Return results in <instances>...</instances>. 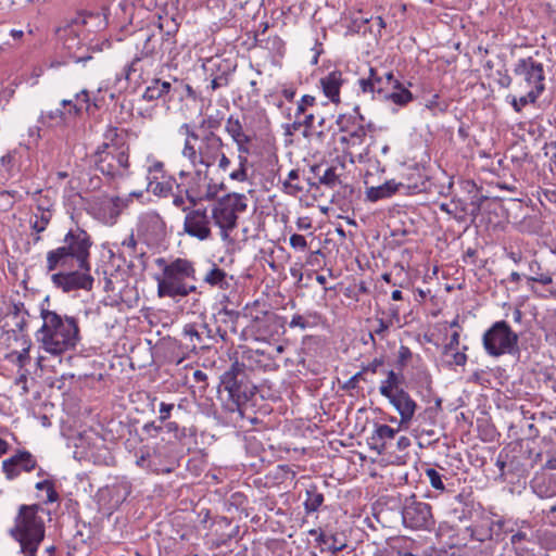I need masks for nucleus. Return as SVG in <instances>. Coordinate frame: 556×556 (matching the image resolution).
<instances>
[{
	"instance_id": "obj_28",
	"label": "nucleus",
	"mask_w": 556,
	"mask_h": 556,
	"mask_svg": "<svg viewBox=\"0 0 556 556\" xmlns=\"http://www.w3.org/2000/svg\"><path fill=\"white\" fill-rule=\"evenodd\" d=\"M188 429L180 427L176 421L165 422L164 435L161 438L162 442H165L173 447H184L187 445Z\"/></svg>"
},
{
	"instance_id": "obj_56",
	"label": "nucleus",
	"mask_w": 556,
	"mask_h": 556,
	"mask_svg": "<svg viewBox=\"0 0 556 556\" xmlns=\"http://www.w3.org/2000/svg\"><path fill=\"white\" fill-rule=\"evenodd\" d=\"M375 320L377 321V327L372 329V331L381 339H384L388 336L389 330L393 326V324L391 323V320L378 317L377 315L375 317Z\"/></svg>"
},
{
	"instance_id": "obj_21",
	"label": "nucleus",
	"mask_w": 556,
	"mask_h": 556,
	"mask_svg": "<svg viewBox=\"0 0 556 556\" xmlns=\"http://www.w3.org/2000/svg\"><path fill=\"white\" fill-rule=\"evenodd\" d=\"M383 392L384 397L389 400L395 410L400 414L401 426H407L414 418L415 412L418 407L417 403L404 389L397 390V392L392 394H390V392L384 389Z\"/></svg>"
},
{
	"instance_id": "obj_31",
	"label": "nucleus",
	"mask_w": 556,
	"mask_h": 556,
	"mask_svg": "<svg viewBox=\"0 0 556 556\" xmlns=\"http://www.w3.org/2000/svg\"><path fill=\"white\" fill-rule=\"evenodd\" d=\"M396 430L388 425H378L370 437V448L378 454H383L387 450V441L394 439Z\"/></svg>"
},
{
	"instance_id": "obj_30",
	"label": "nucleus",
	"mask_w": 556,
	"mask_h": 556,
	"mask_svg": "<svg viewBox=\"0 0 556 556\" xmlns=\"http://www.w3.org/2000/svg\"><path fill=\"white\" fill-rule=\"evenodd\" d=\"M533 492L542 498H548L556 495V479L545 472L534 476L531 481Z\"/></svg>"
},
{
	"instance_id": "obj_22",
	"label": "nucleus",
	"mask_w": 556,
	"mask_h": 556,
	"mask_svg": "<svg viewBox=\"0 0 556 556\" xmlns=\"http://www.w3.org/2000/svg\"><path fill=\"white\" fill-rule=\"evenodd\" d=\"M406 190L412 193H420L425 189L424 186L418 185H404V182H395V180H388L378 187H370L366 190V199L370 202H377L395 194L400 190Z\"/></svg>"
},
{
	"instance_id": "obj_18",
	"label": "nucleus",
	"mask_w": 556,
	"mask_h": 556,
	"mask_svg": "<svg viewBox=\"0 0 556 556\" xmlns=\"http://www.w3.org/2000/svg\"><path fill=\"white\" fill-rule=\"evenodd\" d=\"M354 114H341L337 119L340 131L348 132V137H342V142H352V144H362L366 137V127L364 125V116L359 112V108H354Z\"/></svg>"
},
{
	"instance_id": "obj_38",
	"label": "nucleus",
	"mask_w": 556,
	"mask_h": 556,
	"mask_svg": "<svg viewBox=\"0 0 556 556\" xmlns=\"http://www.w3.org/2000/svg\"><path fill=\"white\" fill-rule=\"evenodd\" d=\"M306 498L304 502V509L306 514H312L317 511L323 505L325 497L324 494L319 491L318 486L315 484L309 485L306 489Z\"/></svg>"
},
{
	"instance_id": "obj_36",
	"label": "nucleus",
	"mask_w": 556,
	"mask_h": 556,
	"mask_svg": "<svg viewBox=\"0 0 556 556\" xmlns=\"http://www.w3.org/2000/svg\"><path fill=\"white\" fill-rule=\"evenodd\" d=\"M157 27L162 31L161 37L164 40H166V46H172L175 48V46H176L175 35L177 34L178 28H179V24L175 21V18L169 17V16L162 17L160 15Z\"/></svg>"
},
{
	"instance_id": "obj_13",
	"label": "nucleus",
	"mask_w": 556,
	"mask_h": 556,
	"mask_svg": "<svg viewBox=\"0 0 556 556\" xmlns=\"http://www.w3.org/2000/svg\"><path fill=\"white\" fill-rule=\"evenodd\" d=\"M220 387L228 394V409L230 412H240L241 407L250 401L256 391L245 376H235L233 372H224L220 380Z\"/></svg>"
},
{
	"instance_id": "obj_51",
	"label": "nucleus",
	"mask_w": 556,
	"mask_h": 556,
	"mask_svg": "<svg viewBox=\"0 0 556 556\" xmlns=\"http://www.w3.org/2000/svg\"><path fill=\"white\" fill-rule=\"evenodd\" d=\"M59 38H64V48L68 51H72L75 47L79 45V39L77 38L76 33L71 27H65L63 29H59Z\"/></svg>"
},
{
	"instance_id": "obj_3",
	"label": "nucleus",
	"mask_w": 556,
	"mask_h": 556,
	"mask_svg": "<svg viewBox=\"0 0 556 556\" xmlns=\"http://www.w3.org/2000/svg\"><path fill=\"white\" fill-rule=\"evenodd\" d=\"M39 511L45 509L40 504L21 505L14 519L10 535L20 543V552L24 556H37L40 543L45 539V521Z\"/></svg>"
},
{
	"instance_id": "obj_14",
	"label": "nucleus",
	"mask_w": 556,
	"mask_h": 556,
	"mask_svg": "<svg viewBox=\"0 0 556 556\" xmlns=\"http://www.w3.org/2000/svg\"><path fill=\"white\" fill-rule=\"evenodd\" d=\"M402 517L404 525L410 529H431L435 523L431 506L418 501L415 495L405 500Z\"/></svg>"
},
{
	"instance_id": "obj_35",
	"label": "nucleus",
	"mask_w": 556,
	"mask_h": 556,
	"mask_svg": "<svg viewBox=\"0 0 556 556\" xmlns=\"http://www.w3.org/2000/svg\"><path fill=\"white\" fill-rule=\"evenodd\" d=\"M141 227L146 232L151 231L155 238L165 236V223L160 214L155 212L148 213L142 217Z\"/></svg>"
},
{
	"instance_id": "obj_44",
	"label": "nucleus",
	"mask_w": 556,
	"mask_h": 556,
	"mask_svg": "<svg viewBox=\"0 0 556 556\" xmlns=\"http://www.w3.org/2000/svg\"><path fill=\"white\" fill-rule=\"evenodd\" d=\"M106 433L111 435L110 440H119L130 433V426L128 422L111 419L108 422Z\"/></svg>"
},
{
	"instance_id": "obj_32",
	"label": "nucleus",
	"mask_w": 556,
	"mask_h": 556,
	"mask_svg": "<svg viewBox=\"0 0 556 556\" xmlns=\"http://www.w3.org/2000/svg\"><path fill=\"white\" fill-rule=\"evenodd\" d=\"M121 275H111L106 278V305H117L123 301V291L127 287L124 278Z\"/></svg>"
},
{
	"instance_id": "obj_63",
	"label": "nucleus",
	"mask_w": 556,
	"mask_h": 556,
	"mask_svg": "<svg viewBox=\"0 0 556 556\" xmlns=\"http://www.w3.org/2000/svg\"><path fill=\"white\" fill-rule=\"evenodd\" d=\"M173 408H174V404H167V403L162 402L160 405L159 421L162 424L169 421L168 419H169L170 412L173 410Z\"/></svg>"
},
{
	"instance_id": "obj_55",
	"label": "nucleus",
	"mask_w": 556,
	"mask_h": 556,
	"mask_svg": "<svg viewBox=\"0 0 556 556\" xmlns=\"http://www.w3.org/2000/svg\"><path fill=\"white\" fill-rule=\"evenodd\" d=\"M316 104V98L311 94H305L301 98L298 103L295 117L299 118L302 114H306L308 108H312Z\"/></svg>"
},
{
	"instance_id": "obj_42",
	"label": "nucleus",
	"mask_w": 556,
	"mask_h": 556,
	"mask_svg": "<svg viewBox=\"0 0 556 556\" xmlns=\"http://www.w3.org/2000/svg\"><path fill=\"white\" fill-rule=\"evenodd\" d=\"M148 190L156 197L166 198L173 193V178L159 181L157 176L149 177Z\"/></svg>"
},
{
	"instance_id": "obj_6",
	"label": "nucleus",
	"mask_w": 556,
	"mask_h": 556,
	"mask_svg": "<svg viewBox=\"0 0 556 556\" xmlns=\"http://www.w3.org/2000/svg\"><path fill=\"white\" fill-rule=\"evenodd\" d=\"M248 207V198L241 193H228L212 207L211 217L219 228L223 241L232 242L230 233L238 225V216Z\"/></svg>"
},
{
	"instance_id": "obj_39",
	"label": "nucleus",
	"mask_w": 556,
	"mask_h": 556,
	"mask_svg": "<svg viewBox=\"0 0 556 556\" xmlns=\"http://www.w3.org/2000/svg\"><path fill=\"white\" fill-rule=\"evenodd\" d=\"M316 542L321 551L331 552L332 554H336L345 547V543L339 540L337 535H328L323 531L319 532Z\"/></svg>"
},
{
	"instance_id": "obj_19",
	"label": "nucleus",
	"mask_w": 556,
	"mask_h": 556,
	"mask_svg": "<svg viewBox=\"0 0 556 556\" xmlns=\"http://www.w3.org/2000/svg\"><path fill=\"white\" fill-rule=\"evenodd\" d=\"M211 219L205 208H192L186 214L184 230L190 237L207 240L212 237Z\"/></svg>"
},
{
	"instance_id": "obj_60",
	"label": "nucleus",
	"mask_w": 556,
	"mask_h": 556,
	"mask_svg": "<svg viewBox=\"0 0 556 556\" xmlns=\"http://www.w3.org/2000/svg\"><path fill=\"white\" fill-rule=\"evenodd\" d=\"M48 117L50 121L55 122V124H61L66 121V113L61 109H56L54 111H50L46 116L41 115V118L45 119Z\"/></svg>"
},
{
	"instance_id": "obj_40",
	"label": "nucleus",
	"mask_w": 556,
	"mask_h": 556,
	"mask_svg": "<svg viewBox=\"0 0 556 556\" xmlns=\"http://www.w3.org/2000/svg\"><path fill=\"white\" fill-rule=\"evenodd\" d=\"M223 117L219 116V114H207L205 115L198 126L195 127V130H198V134L202 135H217L216 130L219 129L222 126Z\"/></svg>"
},
{
	"instance_id": "obj_25",
	"label": "nucleus",
	"mask_w": 556,
	"mask_h": 556,
	"mask_svg": "<svg viewBox=\"0 0 556 556\" xmlns=\"http://www.w3.org/2000/svg\"><path fill=\"white\" fill-rule=\"evenodd\" d=\"M358 85L363 93H377L381 99H384V96L389 92L384 77H382L374 67H369L368 77L361 78L358 80Z\"/></svg>"
},
{
	"instance_id": "obj_61",
	"label": "nucleus",
	"mask_w": 556,
	"mask_h": 556,
	"mask_svg": "<svg viewBox=\"0 0 556 556\" xmlns=\"http://www.w3.org/2000/svg\"><path fill=\"white\" fill-rule=\"evenodd\" d=\"M412 358V351L406 345H401L399 349L397 363L401 367H404L407 362Z\"/></svg>"
},
{
	"instance_id": "obj_26",
	"label": "nucleus",
	"mask_w": 556,
	"mask_h": 556,
	"mask_svg": "<svg viewBox=\"0 0 556 556\" xmlns=\"http://www.w3.org/2000/svg\"><path fill=\"white\" fill-rule=\"evenodd\" d=\"M177 91V86H173L172 83L154 78L146 88L142 98L147 101H154L159 99L165 100V98L168 97L170 100Z\"/></svg>"
},
{
	"instance_id": "obj_52",
	"label": "nucleus",
	"mask_w": 556,
	"mask_h": 556,
	"mask_svg": "<svg viewBox=\"0 0 556 556\" xmlns=\"http://www.w3.org/2000/svg\"><path fill=\"white\" fill-rule=\"evenodd\" d=\"M129 494L128 486L125 484L114 485L110 493V503L113 507L122 504Z\"/></svg>"
},
{
	"instance_id": "obj_62",
	"label": "nucleus",
	"mask_w": 556,
	"mask_h": 556,
	"mask_svg": "<svg viewBox=\"0 0 556 556\" xmlns=\"http://www.w3.org/2000/svg\"><path fill=\"white\" fill-rule=\"evenodd\" d=\"M50 217H51L50 214L42 213L40 220H38V219L35 220L31 225V228L34 230H36V232H38V233L42 232L46 229L47 225L49 224Z\"/></svg>"
},
{
	"instance_id": "obj_12",
	"label": "nucleus",
	"mask_w": 556,
	"mask_h": 556,
	"mask_svg": "<svg viewBox=\"0 0 556 556\" xmlns=\"http://www.w3.org/2000/svg\"><path fill=\"white\" fill-rule=\"evenodd\" d=\"M174 49L172 46H166V40L156 35H150L146 38L139 53L132 60L128 67L127 78L136 72H141L144 65H153L154 63L162 64L167 62L165 59L166 52L170 53Z\"/></svg>"
},
{
	"instance_id": "obj_24",
	"label": "nucleus",
	"mask_w": 556,
	"mask_h": 556,
	"mask_svg": "<svg viewBox=\"0 0 556 556\" xmlns=\"http://www.w3.org/2000/svg\"><path fill=\"white\" fill-rule=\"evenodd\" d=\"M184 334L189 337L192 349L198 345L201 349H208L211 341L214 340L213 327L208 323H203L198 328L194 324H187L184 327Z\"/></svg>"
},
{
	"instance_id": "obj_23",
	"label": "nucleus",
	"mask_w": 556,
	"mask_h": 556,
	"mask_svg": "<svg viewBox=\"0 0 556 556\" xmlns=\"http://www.w3.org/2000/svg\"><path fill=\"white\" fill-rule=\"evenodd\" d=\"M225 130L237 144L239 153H250V144L253 140V137L252 135L244 131L243 125L238 117L230 115L227 118Z\"/></svg>"
},
{
	"instance_id": "obj_1",
	"label": "nucleus",
	"mask_w": 556,
	"mask_h": 556,
	"mask_svg": "<svg viewBox=\"0 0 556 556\" xmlns=\"http://www.w3.org/2000/svg\"><path fill=\"white\" fill-rule=\"evenodd\" d=\"M92 242L84 229L76 227L70 229L64 236L63 244L47 253V270L58 268H74L89 271V250Z\"/></svg>"
},
{
	"instance_id": "obj_7",
	"label": "nucleus",
	"mask_w": 556,
	"mask_h": 556,
	"mask_svg": "<svg viewBox=\"0 0 556 556\" xmlns=\"http://www.w3.org/2000/svg\"><path fill=\"white\" fill-rule=\"evenodd\" d=\"M125 137L126 132L123 129L106 128V141H111V144L106 142V156L111 155L112 159L106 167V185L112 187L113 181L116 180V189L124 185L126 177L129 175L128 149L125 147Z\"/></svg>"
},
{
	"instance_id": "obj_9",
	"label": "nucleus",
	"mask_w": 556,
	"mask_h": 556,
	"mask_svg": "<svg viewBox=\"0 0 556 556\" xmlns=\"http://www.w3.org/2000/svg\"><path fill=\"white\" fill-rule=\"evenodd\" d=\"M180 182L177 184L176 189L180 193H185L187 201L192 206H195L203 200H211L216 195L215 186L212 187L207 184L206 169L202 170L201 167L194 168L193 173L181 170L179 173Z\"/></svg>"
},
{
	"instance_id": "obj_46",
	"label": "nucleus",
	"mask_w": 556,
	"mask_h": 556,
	"mask_svg": "<svg viewBox=\"0 0 556 556\" xmlns=\"http://www.w3.org/2000/svg\"><path fill=\"white\" fill-rule=\"evenodd\" d=\"M440 210L452 215L458 220H464L467 214V208L460 200H452L450 203H441Z\"/></svg>"
},
{
	"instance_id": "obj_37",
	"label": "nucleus",
	"mask_w": 556,
	"mask_h": 556,
	"mask_svg": "<svg viewBox=\"0 0 556 556\" xmlns=\"http://www.w3.org/2000/svg\"><path fill=\"white\" fill-rule=\"evenodd\" d=\"M311 172L318 177V184L327 188L333 189L341 182L337 174V168L333 166L326 168L324 173L320 174L321 166L314 165L311 167Z\"/></svg>"
},
{
	"instance_id": "obj_45",
	"label": "nucleus",
	"mask_w": 556,
	"mask_h": 556,
	"mask_svg": "<svg viewBox=\"0 0 556 556\" xmlns=\"http://www.w3.org/2000/svg\"><path fill=\"white\" fill-rule=\"evenodd\" d=\"M529 269L531 273V275L528 277L529 281L539 282L544 286L553 283L552 275L548 271L542 273L541 264L538 261L530 262Z\"/></svg>"
},
{
	"instance_id": "obj_16",
	"label": "nucleus",
	"mask_w": 556,
	"mask_h": 556,
	"mask_svg": "<svg viewBox=\"0 0 556 556\" xmlns=\"http://www.w3.org/2000/svg\"><path fill=\"white\" fill-rule=\"evenodd\" d=\"M250 328L258 339H268L280 333L283 320L275 312L257 311L254 315L251 313Z\"/></svg>"
},
{
	"instance_id": "obj_27",
	"label": "nucleus",
	"mask_w": 556,
	"mask_h": 556,
	"mask_svg": "<svg viewBox=\"0 0 556 556\" xmlns=\"http://www.w3.org/2000/svg\"><path fill=\"white\" fill-rule=\"evenodd\" d=\"M101 99L94 98L91 102L89 93L86 90H83L80 93L76 94V102L74 103L72 100H63L62 105L68 106V114H77L83 110V103L85 104V110L89 115H94L96 112L101 108Z\"/></svg>"
},
{
	"instance_id": "obj_57",
	"label": "nucleus",
	"mask_w": 556,
	"mask_h": 556,
	"mask_svg": "<svg viewBox=\"0 0 556 556\" xmlns=\"http://www.w3.org/2000/svg\"><path fill=\"white\" fill-rule=\"evenodd\" d=\"M290 245L295 250L305 251L308 244L303 235L293 233L290 237Z\"/></svg>"
},
{
	"instance_id": "obj_20",
	"label": "nucleus",
	"mask_w": 556,
	"mask_h": 556,
	"mask_svg": "<svg viewBox=\"0 0 556 556\" xmlns=\"http://www.w3.org/2000/svg\"><path fill=\"white\" fill-rule=\"evenodd\" d=\"M36 467V458L26 450L17 451L14 455L2 462V471L8 480L15 479L22 471L30 472Z\"/></svg>"
},
{
	"instance_id": "obj_10",
	"label": "nucleus",
	"mask_w": 556,
	"mask_h": 556,
	"mask_svg": "<svg viewBox=\"0 0 556 556\" xmlns=\"http://www.w3.org/2000/svg\"><path fill=\"white\" fill-rule=\"evenodd\" d=\"M516 90H533L543 93L545 90V72L541 62L532 56L522 58L514 67Z\"/></svg>"
},
{
	"instance_id": "obj_2",
	"label": "nucleus",
	"mask_w": 556,
	"mask_h": 556,
	"mask_svg": "<svg viewBox=\"0 0 556 556\" xmlns=\"http://www.w3.org/2000/svg\"><path fill=\"white\" fill-rule=\"evenodd\" d=\"M42 326L37 332V339L45 351L59 355L74 349L78 341V326L73 317L62 318L53 311L41 307Z\"/></svg>"
},
{
	"instance_id": "obj_58",
	"label": "nucleus",
	"mask_w": 556,
	"mask_h": 556,
	"mask_svg": "<svg viewBox=\"0 0 556 556\" xmlns=\"http://www.w3.org/2000/svg\"><path fill=\"white\" fill-rule=\"evenodd\" d=\"M229 72H223L220 75L214 77L211 81V87L213 90L219 89L222 87H226L229 84Z\"/></svg>"
},
{
	"instance_id": "obj_11",
	"label": "nucleus",
	"mask_w": 556,
	"mask_h": 556,
	"mask_svg": "<svg viewBox=\"0 0 556 556\" xmlns=\"http://www.w3.org/2000/svg\"><path fill=\"white\" fill-rule=\"evenodd\" d=\"M176 453L177 448L161 441L155 444L152 452L142 453L136 463L153 473L166 475L173 472L177 466Z\"/></svg>"
},
{
	"instance_id": "obj_53",
	"label": "nucleus",
	"mask_w": 556,
	"mask_h": 556,
	"mask_svg": "<svg viewBox=\"0 0 556 556\" xmlns=\"http://www.w3.org/2000/svg\"><path fill=\"white\" fill-rule=\"evenodd\" d=\"M426 476L429 479V482L434 490H438L440 492L447 491V489L444 484V481H443L444 476L441 475L438 470H435L434 468H427Z\"/></svg>"
},
{
	"instance_id": "obj_34",
	"label": "nucleus",
	"mask_w": 556,
	"mask_h": 556,
	"mask_svg": "<svg viewBox=\"0 0 556 556\" xmlns=\"http://www.w3.org/2000/svg\"><path fill=\"white\" fill-rule=\"evenodd\" d=\"M25 315L28 316V312L25 309L24 303H12L8 309L7 316L12 319L13 325L12 328L7 329V331L23 332L27 324Z\"/></svg>"
},
{
	"instance_id": "obj_41",
	"label": "nucleus",
	"mask_w": 556,
	"mask_h": 556,
	"mask_svg": "<svg viewBox=\"0 0 556 556\" xmlns=\"http://www.w3.org/2000/svg\"><path fill=\"white\" fill-rule=\"evenodd\" d=\"M520 97L511 96L510 104L515 112L520 113L528 104H534L542 93L533 90H517Z\"/></svg>"
},
{
	"instance_id": "obj_4",
	"label": "nucleus",
	"mask_w": 556,
	"mask_h": 556,
	"mask_svg": "<svg viewBox=\"0 0 556 556\" xmlns=\"http://www.w3.org/2000/svg\"><path fill=\"white\" fill-rule=\"evenodd\" d=\"M155 264L162 268V275L155 277L160 298H184L195 292L197 287L186 282L187 279H195V268L191 261L178 257L168 263L164 257H159Z\"/></svg>"
},
{
	"instance_id": "obj_17",
	"label": "nucleus",
	"mask_w": 556,
	"mask_h": 556,
	"mask_svg": "<svg viewBox=\"0 0 556 556\" xmlns=\"http://www.w3.org/2000/svg\"><path fill=\"white\" fill-rule=\"evenodd\" d=\"M68 270H61L51 276L52 283L61 289L63 292H71L78 289L89 290L92 287V277L89 271L67 268Z\"/></svg>"
},
{
	"instance_id": "obj_43",
	"label": "nucleus",
	"mask_w": 556,
	"mask_h": 556,
	"mask_svg": "<svg viewBox=\"0 0 556 556\" xmlns=\"http://www.w3.org/2000/svg\"><path fill=\"white\" fill-rule=\"evenodd\" d=\"M384 99L396 105L404 106L413 100V93L401 84L399 88H393L392 91H389Z\"/></svg>"
},
{
	"instance_id": "obj_47",
	"label": "nucleus",
	"mask_w": 556,
	"mask_h": 556,
	"mask_svg": "<svg viewBox=\"0 0 556 556\" xmlns=\"http://www.w3.org/2000/svg\"><path fill=\"white\" fill-rule=\"evenodd\" d=\"M204 281L211 286L225 289L228 287L227 274L224 269L214 266L204 277Z\"/></svg>"
},
{
	"instance_id": "obj_8",
	"label": "nucleus",
	"mask_w": 556,
	"mask_h": 556,
	"mask_svg": "<svg viewBox=\"0 0 556 556\" xmlns=\"http://www.w3.org/2000/svg\"><path fill=\"white\" fill-rule=\"evenodd\" d=\"M519 337L505 320L495 321L482 337L485 352L492 357L514 354L518 350Z\"/></svg>"
},
{
	"instance_id": "obj_50",
	"label": "nucleus",
	"mask_w": 556,
	"mask_h": 556,
	"mask_svg": "<svg viewBox=\"0 0 556 556\" xmlns=\"http://www.w3.org/2000/svg\"><path fill=\"white\" fill-rule=\"evenodd\" d=\"M400 383H401V381H400L399 375L395 374L393 370H390L387 375V379L381 382L379 391H380L381 395H383V396H384L383 389L388 390L390 392V394H392L394 392H397V390L402 389L400 387Z\"/></svg>"
},
{
	"instance_id": "obj_59",
	"label": "nucleus",
	"mask_w": 556,
	"mask_h": 556,
	"mask_svg": "<svg viewBox=\"0 0 556 556\" xmlns=\"http://www.w3.org/2000/svg\"><path fill=\"white\" fill-rule=\"evenodd\" d=\"M467 362V355L465 352L455 351L451 354V359L447 361V366H465Z\"/></svg>"
},
{
	"instance_id": "obj_29",
	"label": "nucleus",
	"mask_w": 556,
	"mask_h": 556,
	"mask_svg": "<svg viewBox=\"0 0 556 556\" xmlns=\"http://www.w3.org/2000/svg\"><path fill=\"white\" fill-rule=\"evenodd\" d=\"M343 84L342 72L334 70L320 79L325 96L333 103L340 102V88Z\"/></svg>"
},
{
	"instance_id": "obj_49",
	"label": "nucleus",
	"mask_w": 556,
	"mask_h": 556,
	"mask_svg": "<svg viewBox=\"0 0 556 556\" xmlns=\"http://www.w3.org/2000/svg\"><path fill=\"white\" fill-rule=\"evenodd\" d=\"M530 541H531V539L528 535V533L522 531V530L516 531L510 536V543H511L513 548H514V551H515L517 556H523V554L528 549L527 546L525 545V543L526 542H530Z\"/></svg>"
},
{
	"instance_id": "obj_15",
	"label": "nucleus",
	"mask_w": 556,
	"mask_h": 556,
	"mask_svg": "<svg viewBox=\"0 0 556 556\" xmlns=\"http://www.w3.org/2000/svg\"><path fill=\"white\" fill-rule=\"evenodd\" d=\"M127 179L128 176L126 177L124 185L118 189L115 188L116 180L113 181L112 187L106 185V189L111 191L109 192L106 190V219L109 218L110 224L112 225L116 223L117 217L129 206L134 197L140 198L142 195L141 192H126Z\"/></svg>"
},
{
	"instance_id": "obj_54",
	"label": "nucleus",
	"mask_w": 556,
	"mask_h": 556,
	"mask_svg": "<svg viewBox=\"0 0 556 556\" xmlns=\"http://www.w3.org/2000/svg\"><path fill=\"white\" fill-rule=\"evenodd\" d=\"M164 429L165 422L162 424L159 421V424H156V421H151L143 426L142 431L147 434V438H157L160 434H162V437L164 435Z\"/></svg>"
},
{
	"instance_id": "obj_33",
	"label": "nucleus",
	"mask_w": 556,
	"mask_h": 556,
	"mask_svg": "<svg viewBox=\"0 0 556 556\" xmlns=\"http://www.w3.org/2000/svg\"><path fill=\"white\" fill-rule=\"evenodd\" d=\"M244 358L248 361V366L252 369L275 370L277 365L271 357L265 352L255 350L245 353Z\"/></svg>"
},
{
	"instance_id": "obj_64",
	"label": "nucleus",
	"mask_w": 556,
	"mask_h": 556,
	"mask_svg": "<svg viewBox=\"0 0 556 556\" xmlns=\"http://www.w3.org/2000/svg\"><path fill=\"white\" fill-rule=\"evenodd\" d=\"M289 326L291 328H295V327H299L301 329H306L307 327L311 326V324L308 323L307 318L305 316H302V315H294L289 324Z\"/></svg>"
},
{
	"instance_id": "obj_48",
	"label": "nucleus",
	"mask_w": 556,
	"mask_h": 556,
	"mask_svg": "<svg viewBox=\"0 0 556 556\" xmlns=\"http://www.w3.org/2000/svg\"><path fill=\"white\" fill-rule=\"evenodd\" d=\"M300 177V169L295 168L289 172L288 179L283 181V191L292 197L298 195L299 193L303 192L304 187L300 184L293 182L294 180H298Z\"/></svg>"
},
{
	"instance_id": "obj_5",
	"label": "nucleus",
	"mask_w": 556,
	"mask_h": 556,
	"mask_svg": "<svg viewBox=\"0 0 556 556\" xmlns=\"http://www.w3.org/2000/svg\"><path fill=\"white\" fill-rule=\"evenodd\" d=\"M180 132L186 136L182 156L194 167H204L206 170L213 166L224 149V140L218 135L198 134L194 125L185 123Z\"/></svg>"
}]
</instances>
